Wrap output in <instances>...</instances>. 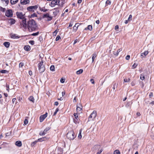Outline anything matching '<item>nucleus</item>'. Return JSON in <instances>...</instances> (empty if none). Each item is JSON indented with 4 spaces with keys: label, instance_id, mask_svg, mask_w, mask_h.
Masks as SVG:
<instances>
[{
    "label": "nucleus",
    "instance_id": "obj_1",
    "mask_svg": "<svg viewBox=\"0 0 154 154\" xmlns=\"http://www.w3.org/2000/svg\"><path fill=\"white\" fill-rule=\"evenodd\" d=\"M27 25V28L30 32L35 31L38 26L35 21L33 19L29 20H28Z\"/></svg>",
    "mask_w": 154,
    "mask_h": 154
},
{
    "label": "nucleus",
    "instance_id": "obj_2",
    "mask_svg": "<svg viewBox=\"0 0 154 154\" xmlns=\"http://www.w3.org/2000/svg\"><path fill=\"white\" fill-rule=\"evenodd\" d=\"M20 26L21 28L26 29L27 28V22L26 18H23L20 22Z\"/></svg>",
    "mask_w": 154,
    "mask_h": 154
},
{
    "label": "nucleus",
    "instance_id": "obj_3",
    "mask_svg": "<svg viewBox=\"0 0 154 154\" xmlns=\"http://www.w3.org/2000/svg\"><path fill=\"white\" fill-rule=\"evenodd\" d=\"M76 135L74 134L72 131H71L68 132L66 135L67 138L70 140H73L76 137Z\"/></svg>",
    "mask_w": 154,
    "mask_h": 154
},
{
    "label": "nucleus",
    "instance_id": "obj_4",
    "mask_svg": "<svg viewBox=\"0 0 154 154\" xmlns=\"http://www.w3.org/2000/svg\"><path fill=\"white\" fill-rule=\"evenodd\" d=\"M44 62L42 60L41 62L38 64V70L40 72L42 73L45 71V68L43 64Z\"/></svg>",
    "mask_w": 154,
    "mask_h": 154
},
{
    "label": "nucleus",
    "instance_id": "obj_5",
    "mask_svg": "<svg viewBox=\"0 0 154 154\" xmlns=\"http://www.w3.org/2000/svg\"><path fill=\"white\" fill-rule=\"evenodd\" d=\"M97 114L96 111L95 110H94L89 116L88 121L93 120L94 119L96 118L97 116Z\"/></svg>",
    "mask_w": 154,
    "mask_h": 154
},
{
    "label": "nucleus",
    "instance_id": "obj_6",
    "mask_svg": "<svg viewBox=\"0 0 154 154\" xmlns=\"http://www.w3.org/2000/svg\"><path fill=\"white\" fill-rule=\"evenodd\" d=\"M38 8V6L35 5L28 7L27 8V10L28 11L33 12L35 10H36Z\"/></svg>",
    "mask_w": 154,
    "mask_h": 154
},
{
    "label": "nucleus",
    "instance_id": "obj_7",
    "mask_svg": "<svg viewBox=\"0 0 154 154\" xmlns=\"http://www.w3.org/2000/svg\"><path fill=\"white\" fill-rule=\"evenodd\" d=\"M13 14L12 10L11 9L8 10L5 13V16L8 17H12Z\"/></svg>",
    "mask_w": 154,
    "mask_h": 154
},
{
    "label": "nucleus",
    "instance_id": "obj_8",
    "mask_svg": "<svg viewBox=\"0 0 154 154\" xmlns=\"http://www.w3.org/2000/svg\"><path fill=\"white\" fill-rule=\"evenodd\" d=\"M60 1L59 0H52L50 4V5L51 7H54L55 5H58Z\"/></svg>",
    "mask_w": 154,
    "mask_h": 154
},
{
    "label": "nucleus",
    "instance_id": "obj_9",
    "mask_svg": "<svg viewBox=\"0 0 154 154\" xmlns=\"http://www.w3.org/2000/svg\"><path fill=\"white\" fill-rule=\"evenodd\" d=\"M48 115L47 112H46L45 114L41 115L39 118L40 122H42L44 119L47 117Z\"/></svg>",
    "mask_w": 154,
    "mask_h": 154
},
{
    "label": "nucleus",
    "instance_id": "obj_10",
    "mask_svg": "<svg viewBox=\"0 0 154 154\" xmlns=\"http://www.w3.org/2000/svg\"><path fill=\"white\" fill-rule=\"evenodd\" d=\"M16 14L17 17L22 19V20L23 18H25L22 12H17L16 13Z\"/></svg>",
    "mask_w": 154,
    "mask_h": 154
},
{
    "label": "nucleus",
    "instance_id": "obj_11",
    "mask_svg": "<svg viewBox=\"0 0 154 154\" xmlns=\"http://www.w3.org/2000/svg\"><path fill=\"white\" fill-rule=\"evenodd\" d=\"M75 119H74V121L75 123H79V120L78 119L77 114L74 113V114Z\"/></svg>",
    "mask_w": 154,
    "mask_h": 154
},
{
    "label": "nucleus",
    "instance_id": "obj_12",
    "mask_svg": "<svg viewBox=\"0 0 154 154\" xmlns=\"http://www.w3.org/2000/svg\"><path fill=\"white\" fill-rule=\"evenodd\" d=\"M79 26V23H76L73 27V31L76 32L77 30L78 27Z\"/></svg>",
    "mask_w": 154,
    "mask_h": 154
},
{
    "label": "nucleus",
    "instance_id": "obj_13",
    "mask_svg": "<svg viewBox=\"0 0 154 154\" xmlns=\"http://www.w3.org/2000/svg\"><path fill=\"white\" fill-rule=\"evenodd\" d=\"M29 0H21L20 3L22 4L26 5L29 3Z\"/></svg>",
    "mask_w": 154,
    "mask_h": 154
},
{
    "label": "nucleus",
    "instance_id": "obj_14",
    "mask_svg": "<svg viewBox=\"0 0 154 154\" xmlns=\"http://www.w3.org/2000/svg\"><path fill=\"white\" fill-rule=\"evenodd\" d=\"M11 37L13 39L19 38L20 36L16 34H13L11 35Z\"/></svg>",
    "mask_w": 154,
    "mask_h": 154
},
{
    "label": "nucleus",
    "instance_id": "obj_15",
    "mask_svg": "<svg viewBox=\"0 0 154 154\" xmlns=\"http://www.w3.org/2000/svg\"><path fill=\"white\" fill-rule=\"evenodd\" d=\"M9 23L11 25H13L16 22V20L12 18H10L9 19Z\"/></svg>",
    "mask_w": 154,
    "mask_h": 154
},
{
    "label": "nucleus",
    "instance_id": "obj_16",
    "mask_svg": "<svg viewBox=\"0 0 154 154\" xmlns=\"http://www.w3.org/2000/svg\"><path fill=\"white\" fill-rule=\"evenodd\" d=\"M15 145L18 147H20L22 146V143L21 141L18 140L15 142Z\"/></svg>",
    "mask_w": 154,
    "mask_h": 154
},
{
    "label": "nucleus",
    "instance_id": "obj_17",
    "mask_svg": "<svg viewBox=\"0 0 154 154\" xmlns=\"http://www.w3.org/2000/svg\"><path fill=\"white\" fill-rule=\"evenodd\" d=\"M149 52L147 51H145L144 52L142 53L141 54V56L144 57L146 56L148 54Z\"/></svg>",
    "mask_w": 154,
    "mask_h": 154
},
{
    "label": "nucleus",
    "instance_id": "obj_18",
    "mask_svg": "<svg viewBox=\"0 0 154 154\" xmlns=\"http://www.w3.org/2000/svg\"><path fill=\"white\" fill-rule=\"evenodd\" d=\"M92 29V26L91 25H88L87 27H86L85 29V30H89L90 31H91Z\"/></svg>",
    "mask_w": 154,
    "mask_h": 154
},
{
    "label": "nucleus",
    "instance_id": "obj_19",
    "mask_svg": "<svg viewBox=\"0 0 154 154\" xmlns=\"http://www.w3.org/2000/svg\"><path fill=\"white\" fill-rule=\"evenodd\" d=\"M54 10V11L53 12V14L55 15H56L59 11L58 8H55Z\"/></svg>",
    "mask_w": 154,
    "mask_h": 154
},
{
    "label": "nucleus",
    "instance_id": "obj_20",
    "mask_svg": "<svg viewBox=\"0 0 154 154\" xmlns=\"http://www.w3.org/2000/svg\"><path fill=\"white\" fill-rule=\"evenodd\" d=\"M3 45L6 48H8L9 47L10 43L8 42H5L4 43Z\"/></svg>",
    "mask_w": 154,
    "mask_h": 154
},
{
    "label": "nucleus",
    "instance_id": "obj_21",
    "mask_svg": "<svg viewBox=\"0 0 154 154\" xmlns=\"http://www.w3.org/2000/svg\"><path fill=\"white\" fill-rule=\"evenodd\" d=\"M24 50L26 51H29L30 50V46L29 45H26L24 46Z\"/></svg>",
    "mask_w": 154,
    "mask_h": 154
},
{
    "label": "nucleus",
    "instance_id": "obj_22",
    "mask_svg": "<svg viewBox=\"0 0 154 154\" xmlns=\"http://www.w3.org/2000/svg\"><path fill=\"white\" fill-rule=\"evenodd\" d=\"M19 0H11L10 2L12 5H14L17 3Z\"/></svg>",
    "mask_w": 154,
    "mask_h": 154
},
{
    "label": "nucleus",
    "instance_id": "obj_23",
    "mask_svg": "<svg viewBox=\"0 0 154 154\" xmlns=\"http://www.w3.org/2000/svg\"><path fill=\"white\" fill-rule=\"evenodd\" d=\"M39 9L41 11H43L44 12H46L48 10L45 9V7L44 8H40L39 7Z\"/></svg>",
    "mask_w": 154,
    "mask_h": 154
},
{
    "label": "nucleus",
    "instance_id": "obj_24",
    "mask_svg": "<svg viewBox=\"0 0 154 154\" xmlns=\"http://www.w3.org/2000/svg\"><path fill=\"white\" fill-rule=\"evenodd\" d=\"M96 56H97L96 55V54L95 53H94L92 54V62H93L94 61V59L96 57Z\"/></svg>",
    "mask_w": 154,
    "mask_h": 154
},
{
    "label": "nucleus",
    "instance_id": "obj_25",
    "mask_svg": "<svg viewBox=\"0 0 154 154\" xmlns=\"http://www.w3.org/2000/svg\"><path fill=\"white\" fill-rule=\"evenodd\" d=\"M83 71V70L82 69H80L79 70L77 71L76 72V73L77 74H81Z\"/></svg>",
    "mask_w": 154,
    "mask_h": 154
},
{
    "label": "nucleus",
    "instance_id": "obj_26",
    "mask_svg": "<svg viewBox=\"0 0 154 154\" xmlns=\"http://www.w3.org/2000/svg\"><path fill=\"white\" fill-rule=\"evenodd\" d=\"M29 100L32 101L33 102H34V99L33 96H31L29 98Z\"/></svg>",
    "mask_w": 154,
    "mask_h": 154
},
{
    "label": "nucleus",
    "instance_id": "obj_27",
    "mask_svg": "<svg viewBox=\"0 0 154 154\" xmlns=\"http://www.w3.org/2000/svg\"><path fill=\"white\" fill-rule=\"evenodd\" d=\"M51 128L50 127H46L45 129L43 131L45 132V134H46L47 131H49Z\"/></svg>",
    "mask_w": 154,
    "mask_h": 154
},
{
    "label": "nucleus",
    "instance_id": "obj_28",
    "mask_svg": "<svg viewBox=\"0 0 154 154\" xmlns=\"http://www.w3.org/2000/svg\"><path fill=\"white\" fill-rule=\"evenodd\" d=\"M111 2L110 0H107L106 2V6H107L108 5L111 4Z\"/></svg>",
    "mask_w": 154,
    "mask_h": 154
},
{
    "label": "nucleus",
    "instance_id": "obj_29",
    "mask_svg": "<svg viewBox=\"0 0 154 154\" xmlns=\"http://www.w3.org/2000/svg\"><path fill=\"white\" fill-rule=\"evenodd\" d=\"M82 106H81L80 107H79L78 106H77V108H76V110L78 112V111H80L81 110H82Z\"/></svg>",
    "mask_w": 154,
    "mask_h": 154
},
{
    "label": "nucleus",
    "instance_id": "obj_30",
    "mask_svg": "<svg viewBox=\"0 0 154 154\" xmlns=\"http://www.w3.org/2000/svg\"><path fill=\"white\" fill-rule=\"evenodd\" d=\"M37 14L35 13H34L32 14L30 16V18H33L34 17H37Z\"/></svg>",
    "mask_w": 154,
    "mask_h": 154
},
{
    "label": "nucleus",
    "instance_id": "obj_31",
    "mask_svg": "<svg viewBox=\"0 0 154 154\" xmlns=\"http://www.w3.org/2000/svg\"><path fill=\"white\" fill-rule=\"evenodd\" d=\"M50 69L51 70L54 71H55V67L54 65H52L50 67Z\"/></svg>",
    "mask_w": 154,
    "mask_h": 154
},
{
    "label": "nucleus",
    "instance_id": "obj_32",
    "mask_svg": "<svg viewBox=\"0 0 154 154\" xmlns=\"http://www.w3.org/2000/svg\"><path fill=\"white\" fill-rule=\"evenodd\" d=\"M140 79L141 80H143L145 79L144 75L143 74H141L140 76Z\"/></svg>",
    "mask_w": 154,
    "mask_h": 154
},
{
    "label": "nucleus",
    "instance_id": "obj_33",
    "mask_svg": "<svg viewBox=\"0 0 154 154\" xmlns=\"http://www.w3.org/2000/svg\"><path fill=\"white\" fill-rule=\"evenodd\" d=\"M45 137H43L42 138H39L38 139V140H37V141H38H38L42 142L43 141L45 140Z\"/></svg>",
    "mask_w": 154,
    "mask_h": 154
},
{
    "label": "nucleus",
    "instance_id": "obj_34",
    "mask_svg": "<svg viewBox=\"0 0 154 154\" xmlns=\"http://www.w3.org/2000/svg\"><path fill=\"white\" fill-rule=\"evenodd\" d=\"M113 154H120V153L118 150H116L114 151Z\"/></svg>",
    "mask_w": 154,
    "mask_h": 154
},
{
    "label": "nucleus",
    "instance_id": "obj_35",
    "mask_svg": "<svg viewBox=\"0 0 154 154\" xmlns=\"http://www.w3.org/2000/svg\"><path fill=\"white\" fill-rule=\"evenodd\" d=\"M49 17V14L48 13H47L45 14H44L43 16L44 18H48Z\"/></svg>",
    "mask_w": 154,
    "mask_h": 154
},
{
    "label": "nucleus",
    "instance_id": "obj_36",
    "mask_svg": "<svg viewBox=\"0 0 154 154\" xmlns=\"http://www.w3.org/2000/svg\"><path fill=\"white\" fill-rule=\"evenodd\" d=\"M8 71L7 70H1V73H8Z\"/></svg>",
    "mask_w": 154,
    "mask_h": 154
},
{
    "label": "nucleus",
    "instance_id": "obj_37",
    "mask_svg": "<svg viewBox=\"0 0 154 154\" xmlns=\"http://www.w3.org/2000/svg\"><path fill=\"white\" fill-rule=\"evenodd\" d=\"M37 142H38V141H37V140H36L32 142L31 144V146H34L36 143Z\"/></svg>",
    "mask_w": 154,
    "mask_h": 154
},
{
    "label": "nucleus",
    "instance_id": "obj_38",
    "mask_svg": "<svg viewBox=\"0 0 154 154\" xmlns=\"http://www.w3.org/2000/svg\"><path fill=\"white\" fill-rule=\"evenodd\" d=\"M122 48H120V49H119L117 51V53H116V54H115V55L116 56L118 55L119 53L120 52V51H122Z\"/></svg>",
    "mask_w": 154,
    "mask_h": 154
},
{
    "label": "nucleus",
    "instance_id": "obj_39",
    "mask_svg": "<svg viewBox=\"0 0 154 154\" xmlns=\"http://www.w3.org/2000/svg\"><path fill=\"white\" fill-rule=\"evenodd\" d=\"M137 64L136 63H134V64L132 65V67L133 69H134L137 66Z\"/></svg>",
    "mask_w": 154,
    "mask_h": 154
},
{
    "label": "nucleus",
    "instance_id": "obj_40",
    "mask_svg": "<svg viewBox=\"0 0 154 154\" xmlns=\"http://www.w3.org/2000/svg\"><path fill=\"white\" fill-rule=\"evenodd\" d=\"M59 110V109L58 108H57L56 109V110L55 111V112H54V114H53V116H55L56 115V114L57 112H58V111Z\"/></svg>",
    "mask_w": 154,
    "mask_h": 154
},
{
    "label": "nucleus",
    "instance_id": "obj_41",
    "mask_svg": "<svg viewBox=\"0 0 154 154\" xmlns=\"http://www.w3.org/2000/svg\"><path fill=\"white\" fill-rule=\"evenodd\" d=\"M39 32H36L33 33V34H31V35L32 36H36L38 35V34H39Z\"/></svg>",
    "mask_w": 154,
    "mask_h": 154
},
{
    "label": "nucleus",
    "instance_id": "obj_42",
    "mask_svg": "<svg viewBox=\"0 0 154 154\" xmlns=\"http://www.w3.org/2000/svg\"><path fill=\"white\" fill-rule=\"evenodd\" d=\"M82 137V135L81 134V130H80V132L78 135V138L80 139H81Z\"/></svg>",
    "mask_w": 154,
    "mask_h": 154
},
{
    "label": "nucleus",
    "instance_id": "obj_43",
    "mask_svg": "<svg viewBox=\"0 0 154 154\" xmlns=\"http://www.w3.org/2000/svg\"><path fill=\"white\" fill-rule=\"evenodd\" d=\"M28 121L27 119H25L24 121V125H26L28 123Z\"/></svg>",
    "mask_w": 154,
    "mask_h": 154
},
{
    "label": "nucleus",
    "instance_id": "obj_44",
    "mask_svg": "<svg viewBox=\"0 0 154 154\" xmlns=\"http://www.w3.org/2000/svg\"><path fill=\"white\" fill-rule=\"evenodd\" d=\"M24 65V63L22 62H21L19 63V67H22Z\"/></svg>",
    "mask_w": 154,
    "mask_h": 154
},
{
    "label": "nucleus",
    "instance_id": "obj_45",
    "mask_svg": "<svg viewBox=\"0 0 154 154\" xmlns=\"http://www.w3.org/2000/svg\"><path fill=\"white\" fill-rule=\"evenodd\" d=\"M29 43L30 44H31V45H34V44L35 43V42L33 40H31L29 42Z\"/></svg>",
    "mask_w": 154,
    "mask_h": 154
},
{
    "label": "nucleus",
    "instance_id": "obj_46",
    "mask_svg": "<svg viewBox=\"0 0 154 154\" xmlns=\"http://www.w3.org/2000/svg\"><path fill=\"white\" fill-rule=\"evenodd\" d=\"M9 85L6 84V90L8 91L9 92Z\"/></svg>",
    "mask_w": 154,
    "mask_h": 154
},
{
    "label": "nucleus",
    "instance_id": "obj_47",
    "mask_svg": "<svg viewBox=\"0 0 154 154\" xmlns=\"http://www.w3.org/2000/svg\"><path fill=\"white\" fill-rule=\"evenodd\" d=\"M45 134L43 131H41L39 133V135H45Z\"/></svg>",
    "mask_w": 154,
    "mask_h": 154
},
{
    "label": "nucleus",
    "instance_id": "obj_48",
    "mask_svg": "<svg viewBox=\"0 0 154 154\" xmlns=\"http://www.w3.org/2000/svg\"><path fill=\"white\" fill-rule=\"evenodd\" d=\"M57 32L58 31L57 30H55L53 33V35L54 36H56Z\"/></svg>",
    "mask_w": 154,
    "mask_h": 154
},
{
    "label": "nucleus",
    "instance_id": "obj_49",
    "mask_svg": "<svg viewBox=\"0 0 154 154\" xmlns=\"http://www.w3.org/2000/svg\"><path fill=\"white\" fill-rule=\"evenodd\" d=\"M132 18V15L131 14H130V15H129V17H128V20L129 21H130L131 20Z\"/></svg>",
    "mask_w": 154,
    "mask_h": 154
},
{
    "label": "nucleus",
    "instance_id": "obj_50",
    "mask_svg": "<svg viewBox=\"0 0 154 154\" xmlns=\"http://www.w3.org/2000/svg\"><path fill=\"white\" fill-rule=\"evenodd\" d=\"M60 37L59 35H57L56 38V41H57L59 40L60 39Z\"/></svg>",
    "mask_w": 154,
    "mask_h": 154
},
{
    "label": "nucleus",
    "instance_id": "obj_51",
    "mask_svg": "<svg viewBox=\"0 0 154 154\" xmlns=\"http://www.w3.org/2000/svg\"><path fill=\"white\" fill-rule=\"evenodd\" d=\"M0 9L1 11H2L3 12H4L6 10V9L5 8H4L2 7H0Z\"/></svg>",
    "mask_w": 154,
    "mask_h": 154
},
{
    "label": "nucleus",
    "instance_id": "obj_52",
    "mask_svg": "<svg viewBox=\"0 0 154 154\" xmlns=\"http://www.w3.org/2000/svg\"><path fill=\"white\" fill-rule=\"evenodd\" d=\"M130 81V79L129 78L128 79H124V82H129Z\"/></svg>",
    "mask_w": 154,
    "mask_h": 154
},
{
    "label": "nucleus",
    "instance_id": "obj_53",
    "mask_svg": "<svg viewBox=\"0 0 154 154\" xmlns=\"http://www.w3.org/2000/svg\"><path fill=\"white\" fill-rule=\"evenodd\" d=\"M65 81V79H63V78H61L60 79V82L62 83H63Z\"/></svg>",
    "mask_w": 154,
    "mask_h": 154
},
{
    "label": "nucleus",
    "instance_id": "obj_54",
    "mask_svg": "<svg viewBox=\"0 0 154 154\" xmlns=\"http://www.w3.org/2000/svg\"><path fill=\"white\" fill-rule=\"evenodd\" d=\"M4 1L5 2L6 4L7 5L9 3V0H2Z\"/></svg>",
    "mask_w": 154,
    "mask_h": 154
},
{
    "label": "nucleus",
    "instance_id": "obj_55",
    "mask_svg": "<svg viewBox=\"0 0 154 154\" xmlns=\"http://www.w3.org/2000/svg\"><path fill=\"white\" fill-rule=\"evenodd\" d=\"M48 21H49L51 20L52 19V17L49 15V17H48Z\"/></svg>",
    "mask_w": 154,
    "mask_h": 154
},
{
    "label": "nucleus",
    "instance_id": "obj_56",
    "mask_svg": "<svg viewBox=\"0 0 154 154\" xmlns=\"http://www.w3.org/2000/svg\"><path fill=\"white\" fill-rule=\"evenodd\" d=\"M130 58V56L129 55H127L126 57V59L127 60H129Z\"/></svg>",
    "mask_w": 154,
    "mask_h": 154
},
{
    "label": "nucleus",
    "instance_id": "obj_57",
    "mask_svg": "<svg viewBox=\"0 0 154 154\" xmlns=\"http://www.w3.org/2000/svg\"><path fill=\"white\" fill-rule=\"evenodd\" d=\"M103 150L102 149H100L99 151L97 152V154H100L102 152Z\"/></svg>",
    "mask_w": 154,
    "mask_h": 154
},
{
    "label": "nucleus",
    "instance_id": "obj_58",
    "mask_svg": "<svg viewBox=\"0 0 154 154\" xmlns=\"http://www.w3.org/2000/svg\"><path fill=\"white\" fill-rule=\"evenodd\" d=\"M96 38V36H94L92 37L91 38V39L92 41H93V40H94V39H95Z\"/></svg>",
    "mask_w": 154,
    "mask_h": 154
},
{
    "label": "nucleus",
    "instance_id": "obj_59",
    "mask_svg": "<svg viewBox=\"0 0 154 154\" xmlns=\"http://www.w3.org/2000/svg\"><path fill=\"white\" fill-rule=\"evenodd\" d=\"M116 85V83H114L113 85V86L112 87V88L114 90L115 89V86Z\"/></svg>",
    "mask_w": 154,
    "mask_h": 154
},
{
    "label": "nucleus",
    "instance_id": "obj_60",
    "mask_svg": "<svg viewBox=\"0 0 154 154\" xmlns=\"http://www.w3.org/2000/svg\"><path fill=\"white\" fill-rule=\"evenodd\" d=\"M119 28V26L118 25H116L115 27V30Z\"/></svg>",
    "mask_w": 154,
    "mask_h": 154
},
{
    "label": "nucleus",
    "instance_id": "obj_61",
    "mask_svg": "<svg viewBox=\"0 0 154 154\" xmlns=\"http://www.w3.org/2000/svg\"><path fill=\"white\" fill-rule=\"evenodd\" d=\"M29 74L30 75H32V72L31 71H29Z\"/></svg>",
    "mask_w": 154,
    "mask_h": 154
},
{
    "label": "nucleus",
    "instance_id": "obj_62",
    "mask_svg": "<svg viewBox=\"0 0 154 154\" xmlns=\"http://www.w3.org/2000/svg\"><path fill=\"white\" fill-rule=\"evenodd\" d=\"M153 93L152 92H150L149 94V96L150 97H151L153 96Z\"/></svg>",
    "mask_w": 154,
    "mask_h": 154
},
{
    "label": "nucleus",
    "instance_id": "obj_63",
    "mask_svg": "<svg viewBox=\"0 0 154 154\" xmlns=\"http://www.w3.org/2000/svg\"><path fill=\"white\" fill-rule=\"evenodd\" d=\"M90 81L92 84H94V81L93 79H91Z\"/></svg>",
    "mask_w": 154,
    "mask_h": 154
},
{
    "label": "nucleus",
    "instance_id": "obj_64",
    "mask_svg": "<svg viewBox=\"0 0 154 154\" xmlns=\"http://www.w3.org/2000/svg\"><path fill=\"white\" fill-rule=\"evenodd\" d=\"M72 25H73V24H72V22H70V23L69 24V27L72 26Z\"/></svg>",
    "mask_w": 154,
    "mask_h": 154
}]
</instances>
